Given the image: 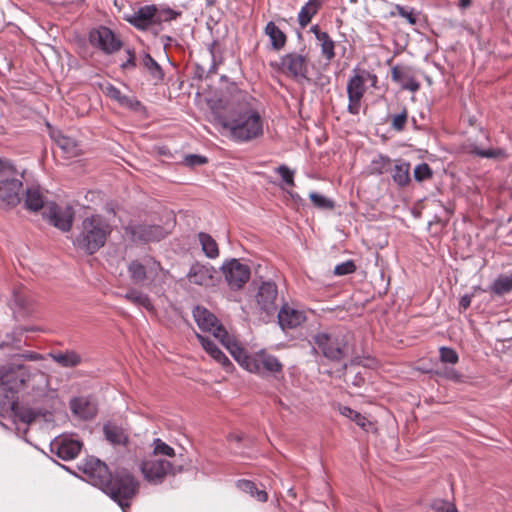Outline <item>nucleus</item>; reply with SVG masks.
<instances>
[{
	"instance_id": "f257e3e1",
	"label": "nucleus",
	"mask_w": 512,
	"mask_h": 512,
	"mask_svg": "<svg viewBox=\"0 0 512 512\" xmlns=\"http://www.w3.org/2000/svg\"><path fill=\"white\" fill-rule=\"evenodd\" d=\"M83 472L92 485L110 496L123 511L130 507L139 489V483L133 475L128 472H117L112 475L107 465L94 457L83 463Z\"/></svg>"
},
{
	"instance_id": "f03ea898",
	"label": "nucleus",
	"mask_w": 512,
	"mask_h": 512,
	"mask_svg": "<svg viewBox=\"0 0 512 512\" xmlns=\"http://www.w3.org/2000/svg\"><path fill=\"white\" fill-rule=\"evenodd\" d=\"M218 121L235 142L245 143L263 135V119L249 103L239 104Z\"/></svg>"
},
{
	"instance_id": "7ed1b4c3",
	"label": "nucleus",
	"mask_w": 512,
	"mask_h": 512,
	"mask_svg": "<svg viewBox=\"0 0 512 512\" xmlns=\"http://www.w3.org/2000/svg\"><path fill=\"white\" fill-rule=\"evenodd\" d=\"M228 343L227 350L231 356L248 372L261 377L282 373L283 364L276 356L265 350L250 355L237 341Z\"/></svg>"
},
{
	"instance_id": "20e7f679",
	"label": "nucleus",
	"mask_w": 512,
	"mask_h": 512,
	"mask_svg": "<svg viewBox=\"0 0 512 512\" xmlns=\"http://www.w3.org/2000/svg\"><path fill=\"white\" fill-rule=\"evenodd\" d=\"M112 233L109 221L100 214L85 217L81 222L80 232L73 244L89 255L95 254L106 243Z\"/></svg>"
},
{
	"instance_id": "39448f33",
	"label": "nucleus",
	"mask_w": 512,
	"mask_h": 512,
	"mask_svg": "<svg viewBox=\"0 0 512 512\" xmlns=\"http://www.w3.org/2000/svg\"><path fill=\"white\" fill-rule=\"evenodd\" d=\"M313 340L323 356L331 361H340L351 352V335L343 328L319 332Z\"/></svg>"
},
{
	"instance_id": "423d86ee",
	"label": "nucleus",
	"mask_w": 512,
	"mask_h": 512,
	"mask_svg": "<svg viewBox=\"0 0 512 512\" xmlns=\"http://www.w3.org/2000/svg\"><path fill=\"white\" fill-rule=\"evenodd\" d=\"M127 270L133 283L146 286L163 283L168 274V271L152 257L131 261Z\"/></svg>"
},
{
	"instance_id": "0eeeda50",
	"label": "nucleus",
	"mask_w": 512,
	"mask_h": 512,
	"mask_svg": "<svg viewBox=\"0 0 512 512\" xmlns=\"http://www.w3.org/2000/svg\"><path fill=\"white\" fill-rule=\"evenodd\" d=\"M140 471L146 482L151 485L162 484L167 477L175 476L183 471V465L177 460H169L162 457L149 455L142 460Z\"/></svg>"
},
{
	"instance_id": "6e6552de",
	"label": "nucleus",
	"mask_w": 512,
	"mask_h": 512,
	"mask_svg": "<svg viewBox=\"0 0 512 512\" xmlns=\"http://www.w3.org/2000/svg\"><path fill=\"white\" fill-rule=\"evenodd\" d=\"M23 173L11 164L4 165L0 171V207L12 208L21 203L23 192Z\"/></svg>"
},
{
	"instance_id": "1a4fd4ad",
	"label": "nucleus",
	"mask_w": 512,
	"mask_h": 512,
	"mask_svg": "<svg viewBox=\"0 0 512 512\" xmlns=\"http://www.w3.org/2000/svg\"><path fill=\"white\" fill-rule=\"evenodd\" d=\"M30 370L24 364L13 362L0 367V389L7 393H17L30 379Z\"/></svg>"
},
{
	"instance_id": "9d476101",
	"label": "nucleus",
	"mask_w": 512,
	"mask_h": 512,
	"mask_svg": "<svg viewBox=\"0 0 512 512\" xmlns=\"http://www.w3.org/2000/svg\"><path fill=\"white\" fill-rule=\"evenodd\" d=\"M193 317L202 331L212 333L213 337L219 339L221 344L227 349L228 342H236L225 328L219 323L215 315L206 308L197 306L193 310Z\"/></svg>"
},
{
	"instance_id": "9b49d317",
	"label": "nucleus",
	"mask_w": 512,
	"mask_h": 512,
	"mask_svg": "<svg viewBox=\"0 0 512 512\" xmlns=\"http://www.w3.org/2000/svg\"><path fill=\"white\" fill-rule=\"evenodd\" d=\"M225 281L232 290L241 289L250 279V268L238 259H231L223 263L221 267Z\"/></svg>"
},
{
	"instance_id": "f8f14e48",
	"label": "nucleus",
	"mask_w": 512,
	"mask_h": 512,
	"mask_svg": "<svg viewBox=\"0 0 512 512\" xmlns=\"http://www.w3.org/2000/svg\"><path fill=\"white\" fill-rule=\"evenodd\" d=\"M91 43L107 54H112L121 48V41L113 31L105 26H100L90 32Z\"/></svg>"
},
{
	"instance_id": "ddd939ff",
	"label": "nucleus",
	"mask_w": 512,
	"mask_h": 512,
	"mask_svg": "<svg viewBox=\"0 0 512 512\" xmlns=\"http://www.w3.org/2000/svg\"><path fill=\"white\" fill-rule=\"evenodd\" d=\"M365 78L363 75L355 74L350 77L347 83L348 107L347 110L352 115H358L361 108V100L365 94Z\"/></svg>"
},
{
	"instance_id": "4468645a",
	"label": "nucleus",
	"mask_w": 512,
	"mask_h": 512,
	"mask_svg": "<svg viewBox=\"0 0 512 512\" xmlns=\"http://www.w3.org/2000/svg\"><path fill=\"white\" fill-rule=\"evenodd\" d=\"M282 70L285 74L296 80L307 78V60L306 57L297 53H289L281 59Z\"/></svg>"
},
{
	"instance_id": "2eb2a0df",
	"label": "nucleus",
	"mask_w": 512,
	"mask_h": 512,
	"mask_svg": "<svg viewBox=\"0 0 512 512\" xmlns=\"http://www.w3.org/2000/svg\"><path fill=\"white\" fill-rule=\"evenodd\" d=\"M81 450L78 440L68 437H57L50 443V451L58 458L69 461L77 457Z\"/></svg>"
},
{
	"instance_id": "dca6fc26",
	"label": "nucleus",
	"mask_w": 512,
	"mask_h": 512,
	"mask_svg": "<svg viewBox=\"0 0 512 512\" xmlns=\"http://www.w3.org/2000/svg\"><path fill=\"white\" fill-rule=\"evenodd\" d=\"M49 222L63 232L71 229L74 219V210L72 207H59L55 203H51L46 213Z\"/></svg>"
},
{
	"instance_id": "f3484780",
	"label": "nucleus",
	"mask_w": 512,
	"mask_h": 512,
	"mask_svg": "<svg viewBox=\"0 0 512 512\" xmlns=\"http://www.w3.org/2000/svg\"><path fill=\"white\" fill-rule=\"evenodd\" d=\"M215 273L216 270L211 265L194 263L187 273V279L192 284L208 287L214 285Z\"/></svg>"
},
{
	"instance_id": "a211bd4d",
	"label": "nucleus",
	"mask_w": 512,
	"mask_h": 512,
	"mask_svg": "<svg viewBox=\"0 0 512 512\" xmlns=\"http://www.w3.org/2000/svg\"><path fill=\"white\" fill-rule=\"evenodd\" d=\"M276 297V285L272 282H264L259 287L258 293L256 295V302L261 310L265 311L267 314H270L276 311Z\"/></svg>"
},
{
	"instance_id": "6ab92c4d",
	"label": "nucleus",
	"mask_w": 512,
	"mask_h": 512,
	"mask_svg": "<svg viewBox=\"0 0 512 512\" xmlns=\"http://www.w3.org/2000/svg\"><path fill=\"white\" fill-rule=\"evenodd\" d=\"M131 234L135 240L150 242L159 241L166 235L164 229L159 225L139 224L131 227Z\"/></svg>"
},
{
	"instance_id": "aec40b11",
	"label": "nucleus",
	"mask_w": 512,
	"mask_h": 512,
	"mask_svg": "<svg viewBox=\"0 0 512 512\" xmlns=\"http://www.w3.org/2000/svg\"><path fill=\"white\" fill-rule=\"evenodd\" d=\"M71 411L81 419H92L97 414V405L88 397H77L70 401Z\"/></svg>"
},
{
	"instance_id": "412c9836",
	"label": "nucleus",
	"mask_w": 512,
	"mask_h": 512,
	"mask_svg": "<svg viewBox=\"0 0 512 512\" xmlns=\"http://www.w3.org/2000/svg\"><path fill=\"white\" fill-rule=\"evenodd\" d=\"M306 317L304 312L289 307L283 306L278 312V322L282 329H292L301 325Z\"/></svg>"
},
{
	"instance_id": "4be33fe9",
	"label": "nucleus",
	"mask_w": 512,
	"mask_h": 512,
	"mask_svg": "<svg viewBox=\"0 0 512 512\" xmlns=\"http://www.w3.org/2000/svg\"><path fill=\"white\" fill-rule=\"evenodd\" d=\"M310 32H312L317 40V45L321 48V55L325 60L330 62L335 57V42L329 36V34L325 31H322L318 25H313L310 27Z\"/></svg>"
},
{
	"instance_id": "5701e85b",
	"label": "nucleus",
	"mask_w": 512,
	"mask_h": 512,
	"mask_svg": "<svg viewBox=\"0 0 512 512\" xmlns=\"http://www.w3.org/2000/svg\"><path fill=\"white\" fill-rule=\"evenodd\" d=\"M391 78L394 82L401 85V88L411 92H416L420 89V83L414 78L410 70L399 66H394L391 69Z\"/></svg>"
},
{
	"instance_id": "b1692460",
	"label": "nucleus",
	"mask_w": 512,
	"mask_h": 512,
	"mask_svg": "<svg viewBox=\"0 0 512 512\" xmlns=\"http://www.w3.org/2000/svg\"><path fill=\"white\" fill-rule=\"evenodd\" d=\"M154 11L155 5L141 7L127 21L137 29L145 30L154 24Z\"/></svg>"
},
{
	"instance_id": "393cba45",
	"label": "nucleus",
	"mask_w": 512,
	"mask_h": 512,
	"mask_svg": "<svg viewBox=\"0 0 512 512\" xmlns=\"http://www.w3.org/2000/svg\"><path fill=\"white\" fill-rule=\"evenodd\" d=\"M45 202V196L38 186H31L25 190L23 204L28 211H39L44 207Z\"/></svg>"
},
{
	"instance_id": "a878e982",
	"label": "nucleus",
	"mask_w": 512,
	"mask_h": 512,
	"mask_svg": "<svg viewBox=\"0 0 512 512\" xmlns=\"http://www.w3.org/2000/svg\"><path fill=\"white\" fill-rule=\"evenodd\" d=\"M197 338L199 339L204 350L219 364L223 367L227 368L231 366V362L228 357L219 349L216 343L210 339L209 337L202 336L197 334Z\"/></svg>"
},
{
	"instance_id": "bb28decb",
	"label": "nucleus",
	"mask_w": 512,
	"mask_h": 512,
	"mask_svg": "<svg viewBox=\"0 0 512 512\" xmlns=\"http://www.w3.org/2000/svg\"><path fill=\"white\" fill-rule=\"evenodd\" d=\"M49 356L64 368H74L82 363V356L74 350L52 352Z\"/></svg>"
},
{
	"instance_id": "cd10ccee",
	"label": "nucleus",
	"mask_w": 512,
	"mask_h": 512,
	"mask_svg": "<svg viewBox=\"0 0 512 512\" xmlns=\"http://www.w3.org/2000/svg\"><path fill=\"white\" fill-rule=\"evenodd\" d=\"M53 138L57 146L69 158L76 157L82 152L81 145L74 138L63 135L61 133L53 135Z\"/></svg>"
},
{
	"instance_id": "c85d7f7f",
	"label": "nucleus",
	"mask_w": 512,
	"mask_h": 512,
	"mask_svg": "<svg viewBox=\"0 0 512 512\" xmlns=\"http://www.w3.org/2000/svg\"><path fill=\"white\" fill-rule=\"evenodd\" d=\"M103 432L106 440L113 445H125L128 441V435L125 430L113 422L104 424Z\"/></svg>"
},
{
	"instance_id": "c756f323",
	"label": "nucleus",
	"mask_w": 512,
	"mask_h": 512,
	"mask_svg": "<svg viewBox=\"0 0 512 512\" xmlns=\"http://www.w3.org/2000/svg\"><path fill=\"white\" fill-rule=\"evenodd\" d=\"M392 179L400 187H406L411 181L410 164L402 159L396 160L392 170Z\"/></svg>"
},
{
	"instance_id": "7c9ffc66",
	"label": "nucleus",
	"mask_w": 512,
	"mask_h": 512,
	"mask_svg": "<svg viewBox=\"0 0 512 512\" xmlns=\"http://www.w3.org/2000/svg\"><path fill=\"white\" fill-rule=\"evenodd\" d=\"M117 296L124 298L125 300L137 306L143 307L148 311L154 309V306L149 296L138 289L131 288L125 294H117Z\"/></svg>"
},
{
	"instance_id": "2f4dec72",
	"label": "nucleus",
	"mask_w": 512,
	"mask_h": 512,
	"mask_svg": "<svg viewBox=\"0 0 512 512\" xmlns=\"http://www.w3.org/2000/svg\"><path fill=\"white\" fill-rule=\"evenodd\" d=\"M265 33L269 36L271 46L274 50H280L285 46L286 35L273 21L267 23Z\"/></svg>"
},
{
	"instance_id": "473e14b6",
	"label": "nucleus",
	"mask_w": 512,
	"mask_h": 512,
	"mask_svg": "<svg viewBox=\"0 0 512 512\" xmlns=\"http://www.w3.org/2000/svg\"><path fill=\"white\" fill-rule=\"evenodd\" d=\"M105 93L111 99L116 100L120 105H122L124 107H128L131 109H137V107L140 106V102L138 100H136L134 98H130L126 95H123L117 87H115L111 84L106 86Z\"/></svg>"
},
{
	"instance_id": "72a5a7b5",
	"label": "nucleus",
	"mask_w": 512,
	"mask_h": 512,
	"mask_svg": "<svg viewBox=\"0 0 512 512\" xmlns=\"http://www.w3.org/2000/svg\"><path fill=\"white\" fill-rule=\"evenodd\" d=\"M198 240L206 257L215 259L219 256V248L215 239L208 233L200 232Z\"/></svg>"
},
{
	"instance_id": "f704fd0d",
	"label": "nucleus",
	"mask_w": 512,
	"mask_h": 512,
	"mask_svg": "<svg viewBox=\"0 0 512 512\" xmlns=\"http://www.w3.org/2000/svg\"><path fill=\"white\" fill-rule=\"evenodd\" d=\"M489 291L495 295L503 296L512 291V274L510 275H499L492 285L489 287Z\"/></svg>"
},
{
	"instance_id": "c9c22d12",
	"label": "nucleus",
	"mask_w": 512,
	"mask_h": 512,
	"mask_svg": "<svg viewBox=\"0 0 512 512\" xmlns=\"http://www.w3.org/2000/svg\"><path fill=\"white\" fill-rule=\"evenodd\" d=\"M320 3L318 0H309L298 14L299 25L304 28L311 21L312 17L318 12Z\"/></svg>"
},
{
	"instance_id": "e433bc0d",
	"label": "nucleus",
	"mask_w": 512,
	"mask_h": 512,
	"mask_svg": "<svg viewBox=\"0 0 512 512\" xmlns=\"http://www.w3.org/2000/svg\"><path fill=\"white\" fill-rule=\"evenodd\" d=\"M237 487L245 492L255 497L258 501L266 502L267 501V493L265 490H260L256 487L255 483L250 480H239L237 482Z\"/></svg>"
},
{
	"instance_id": "4c0bfd02",
	"label": "nucleus",
	"mask_w": 512,
	"mask_h": 512,
	"mask_svg": "<svg viewBox=\"0 0 512 512\" xmlns=\"http://www.w3.org/2000/svg\"><path fill=\"white\" fill-rule=\"evenodd\" d=\"M152 456L166 457L165 459L176 460L175 450L159 438L153 440Z\"/></svg>"
},
{
	"instance_id": "58836bf2",
	"label": "nucleus",
	"mask_w": 512,
	"mask_h": 512,
	"mask_svg": "<svg viewBox=\"0 0 512 512\" xmlns=\"http://www.w3.org/2000/svg\"><path fill=\"white\" fill-rule=\"evenodd\" d=\"M339 412L344 417H347L354 421L358 426H360L364 430H368V427L372 425L371 422L364 415L352 410L350 407L340 406Z\"/></svg>"
},
{
	"instance_id": "ea45409f",
	"label": "nucleus",
	"mask_w": 512,
	"mask_h": 512,
	"mask_svg": "<svg viewBox=\"0 0 512 512\" xmlns=\"http://www.w3.org/2000/svg\"><path fill=\"white\" fill-rule=\"evenodd\" d=\"M391 167V160L388 156L378 155L369 166L371 174L381 175L387 172Z\"/></svg>"
},
{
	"instance_id": "a19ab883",
	"label": "nucleus",
	"mask_w": 512,
	"mask_h": 512,
	"mask_svg": "<svg viewBox=\"0 0 512 512\" xmlns=\"http://www.w3.org/2000/svg\"><path fill=\"white\" fill-rule=\"evenodd\" d=\"M142 64L153 79L157 81L163 79L164 73L161 66L150 56V54H144Z\"/></svg>"
},
{
	"instance_id": "79ce46f5",
	"label": "nucleus",
	"mask_w": 512,
	"mask_h": 512,
	"mask_svg": "<svg viewBox=\"0 0 512 512\" xmlns=\"http://www.w3.org/2000/svg\"><path fill=\"white\" fill-rule=\"evenodd\" d=\"M392 16L398 15L407 20L410 25H415L418 21V13L414 8L396 5L394 11L390 13Z\"/></svg>"
},
{
	"instance_id": "37998d69",
	"label": "nucleus",
	"mask_w": 512,
	"mask_h": 512,
	"mask_svg": "<svg viewBox=\"0 0 512 512\" xmlns=\"http://www.w3.org/2000/svg\"><path fill=\"white\" fill-rule=\"evenodd\" d=\"M309 198L313 205L322 210H332L335 207L334 201L317 192H311Z\"/></svg>"
},
{
	"instance_id": "c03bdc74",
	"label": "nucleus",
	"mask_w": 512,
	"mask_h": 512,
	"mask_svg": "<svg viewBox=\"0 0 512 512\" xmlns=\"http://www.w3.org/2000/svg\"><path fill=\"white\" fill-rule=\"evenodd\" d=\"M154 13V24H161L163 22H169L176 19L180 14L170 8L158 9L155 6Z\"/></svg>"
},
{
	"instance_id": "a18cd8bd",
	"label": "nucleus",
	"mask_w": 512,
	"mask_h": 512,
	"mask_svg": "<svg viewBox=\"0 0 512 512\" xmlns=\"http://www.w3.org/2000/svg\"><path fill=\"white\" fill-rule=\"evenodd\" d=\"M413 176L417 182H422L432 178L433 171L427 163H420L414 168Z\"/></svg>"
},
{
	"instance_id": "49530a36",
	"label": "nucleus",
	"mask_w": 512,
	"mask_h": 512,
	"mask_svg": "<svg viewBox=\"0 0 512 512\" xmlns=\"http://www.w3.org/2000/svg\"><path fill=\"white\" fill-rule=\"evenodd\" d=\"M407 119H408V111L404 107L400 113L392 116L391 128L395 131H402L405 128Z\"/></svg>"
},
{
	"instance_id": "de8ad7c7",
	"label": "nucleus",
	"mask_w": 512,
	"mask_h": 512,
	"mask_svg": "<svg viewBox=\"0 0 512 512\" xmlns=\"http://www.w3.org/2000/svg\"><path fill=\"white\" fill-rule=\"evenodd\" d=\"M440 360L443 363L456 364L459 360L457 352L449 347H441L439 349Z\"/></svg>"
},
{
	"instance_id": "09e8293b",
	"label": "nucleus",
	"mask_w": 512,
	"mask_h": 512,
	"mask_svg": "<svg viewBox=\"0 0 512 512\" xmlns=\"http://www.w3.org/2000/svg\"><path fill=\"white\" fill-rule=\"evenodd\" d=\"M356 265L352 260H347L335 266L334 274L337 276H344L354 273Z\"/></svg>"
},
{
	"instance_id": "8fccbe9b",
	"label": "nucleus",
	"mask_w": 512,
	"mask_h": 512,
	"mask_svg": "<svg viewBox=\"0 0 512 512\" xmlns=\"http://www.w3.org/2000/svg\"><path fill=\"white\" fill-rule=\"evenodd\" d=\"M276 173H278L282 180L290 187L295 185L294 183V171H292L286 165H280L275 169Z\"/></svg>"
},
{
	"instance_id": "3c124183",
	"label": "nucleus",
	"mask_w": 512,
	"mask_h": 512,
	"mask_svg": "<svg viewBox=\"0 0 512 512\" xmlns=\"http://www.w3.org/2000/svg\"><path fill=\"white\" fill-rule=\"evenodd\" d=\"M206 162H207L206 157L201 156V155H196V154H190V155L185 156V158H184L185 165L190 166V167L200 166V165L205 164Z\"/></svg>"
},
{
	"instance_id": "603ef678",
	"label": "nucleus",
	"mask_w": 512,
	"mask_h": 512,
	"mask_svg": "<svg viewBox=\"0 0 512 512\" xmlns=\"http://www.w3.org/2000/svg\"><path fill=\"white\" fill-rule=\"evenodd\" d=\"M472 153L476 154L477 156L483 157V158H496L500 154L499 150L494 149H480L477 147H474L471 150Z\"/></svg>"
},
{
	"instance_id": "864d4df0",
	"label": "nucleus",
	"mask_w": 512,
	"mask_h": 512,
	"mask_svg": "<svg viewBox=\"0 0 512 512\" xmlns=\"http://www.w3.org/2000/svg\"><path fill=\"white\" fill-rule=\"evenodd\" d=\"M442 375L445 376L447 379L452 380L454 382H461L462 378H463L462 374H460L453 368H446L442 372Z\"/></svg>"
},
{
	"instance_id": "5fc2aeb1",
	"label": "nucleus",
	"mask_w": 512,
	"mask_h": 512,
	"mask_svg": "<svg viewBox=\"0 0 512 512\" xmlns=\"http://www.w3.org/2000/svg\"><path fill=\"white\" fill-rule=\"evenodd\" d=\"M127 54H128V59L126 62H124L121 67L122 69H130V68H135L136 67V63H135V55L134 53L128 49L127 50Z\"/></svg>"
},
{
	"instance_id": "6e6d98bb",
	"label": "nucleus",
	"mask_w": 512,
	"mask_h": 512,
	"mask_svg": "<svg viewBox=\"0 0 512 512\" xmlns=\"http://www.w3.org/2000/svg\"><path fill=\"white\" fill-rule=\"evenodd\" d=\"M19 357L29 361H38L43 359L41 354L32 351L24 352L23 354L19 355Z\"/></svg>"
},
{
	"instance_id": "4d7b16f0",
	"label": "nucleus",
	"mask_w": 512,
	"mask_h": 512,
	"mask_svg": "<svg viewBox=\"0 0 512 512\" xmlns=\"http://www.w3.org/2000/svg\"><path fill=\"white\" fill-rule=\"evenodd\" d=\"M472 298H473L472 294L463 295L459 301L460 307L463 308L464 310H466L470 306Z\"/></svg>"
},
{
	"instance_id": "13d9d810",
	"label": "nucleus",
	"mask_w": 512,
	"mask_h": 512,
	"mask_svg": "<svg viewBox=\"0 0 512 512\" xmlns=\"http://www.w3.org/2000/svg\"><path fill=\"white\" fill-rule=\"evenodd\" d=\"M20 418L24 423L29 424L35 419V415L30 410H27L21 413Z\"/></svg>"
},
{
	"instance_id": "bf43d9fd",
	"label": "nucleus",
	"mask_w": 512,
	"mask_h": 512,
	"mask_svg": "<svg viewBox=\"0 0 512 512\" xmlns=\"http://www.w3.org/2000/svg\"><path fill=\"white\" fill-rule=\"evenodd\" d=\"M445 504H451L450 502H441L439 506H436V509L440 512H446L447 506Z\"/></svg>"
},
{
	"instance_id": "052dcab7",
	"label": "nucleus",
	"mask_w": 512,
	"mask_h": 512,
	"mask_svg": "<svg viewBox=\"0 0 512 512\" xmlns=\"http://www.w3.org/2000/svg\"><path fill=\"white\" fill-rule=\"evenodd\" d=\"M229 439L232 440V441H241L242 440V436L240 434H230L229 435Z\"/></svg>"
},
{
	"instance_id": "680f3d73",
	"label": "nucleus",
	"mask_w": 512,
	"mask_h": 512,
	"mask_svg": "<svg viewBox=\"0 0 512 512\" xmlns=\"http://www.w3.org/2000/svg\"><path fill=\"white\" fill-rule=\"evenodd\" d=\"M447 506L446 512H458L456 507L453 504H445Z\"/></svg>"
},
{
	"instance_id": "e2e57ef3",
	"label": "nucleus",
	"mask_w": 512,
	"mask_h": 512,
	"mask_svg": "<svg viewBox=\"0 0 512 512\" xmlns=\"http://www.w3.org/2000/svg\"><path fill=\"white\" fill-rule=\"evenodd\" d=\"M471 4V0H460V6L461 7H468Z\"/></svg>"
},
{
	"instance_id": "0e129e2a",
	"label": "nucleus",
	"mask_w": 512,
	"mask_h": 512,
	"mask_svg": "<svg viewBox=\"0 0 512 512\" xmlns=\"http://www.w3.org/2000/svg\"><path fill=\"white\" fill-rule=\"evenodd\" d=\"M290 195H291V197H292L295 201H299V200H301L300 195H299V194H297V193H291Z\"/></svg>"
},
{
	"instance_id": "69168bd1",
	"label": "nucleus",
	"mask_w": 512,
	"mask_h": 512,
	"mask_svg": "<svg viewBox=\"0 0 512 512\" xmlns=\"http://www.w3.org/2000/svg\"><path fill=\"white\" fill-rule=\"evenodd\" d=\"M216 0H206L207 4L212 5L215 3Z\"/></svg>"
},
{
	"instance_id": "338daca9",
	"label": "nucleus",
	"mask_w": 512,
	"mask_h": 512,
	"mask_svg": "<svg viewBox=\"0 0 512 512\" xmlns=\"http://www.w3.org/2000/svg\"><path fill=\"white\" fill-rule=\"evenodd\" d=\"M367 76H368L369 78H372L373 80H376V76H375V75H371L370 73H367Z\"/></svg>"
},
{
	"instance_id": "774afa93",
	"label": "nucleus",
	"mask_w": 512,
	"mask_h": 512,
	"mask_svg": "<svg viewBox=\"0 0 512 512\" xmlns=\"http://www.w3.org/2000/svg\"><path fill=\"white\" fill-rule=\"evenodd\" d=\"M361 380H362V378H359V380H358V379H355V382H354V383H355L356 385H359V382H360Z\"/></svg>"
}]
</instances>
